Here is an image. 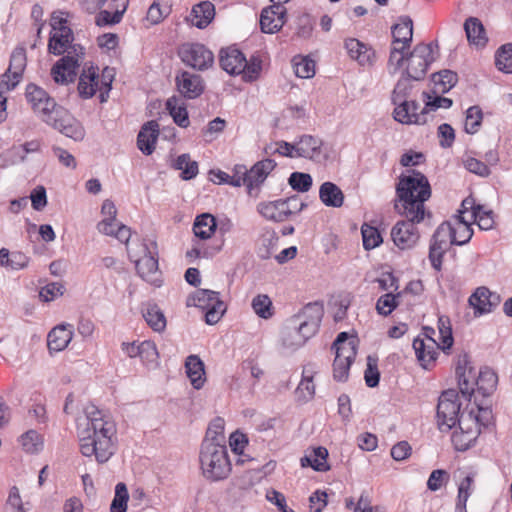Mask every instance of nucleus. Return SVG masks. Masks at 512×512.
Masks as SVG:
<instances>
[{"mask_svg": "<svg viewBox=\"0 0 512 512\" xmlns=\"http://www.w3.org/2000/svg\"><path fill=\"white\" fill-rule=\"evenodd\" d=\"M408 174H401L395 185L394 211L404 217L391 229V238L394 244L401 250L413 248L419 241L420 234L416 227L425 216H430L426 211L425 203L432 195L428 178L416 169H410Z\"/></svg>", "mask_w": 512, "mask_h": 512, "instance_id": "obj_1", "label": "nucleus"}, {"mask_svg": "<svg viewBox=\"0 0 512 512\" xmlns=\"http://www.w3.org/2000/svg\"><path fill=\"white\" fill-rule=\"evenodd\" d=\"M87 428L80 439L83 456H95L98 463L107 462L114 454L112 437L116 433L115 424L104 420L103 414L95 406L87 412Z\"/></svg>", "mask_w": 512, "mask_h": 512, "instance_id": "obj_2", "label": "nucleus"}, {"mask_svg": "<svg viewBox=\"0 0 512 512\" xmlns=\"http://www.w3.org/2000/svg\"><path fill=\"white\" fill-rule=\"evenodd\" d=\"M199 459L203 475L210 481L226 479L231 472V463L225 444L203 440Z\"/></svg>", "mask_w": 512, "mask_h": 512, "instance_id": "obj_3", "label": "nucleus"}, {"mask_svg": "<svg viewBox=\"0 0 512 512\" xmlns=\"http://www.w3.org/2000/svg\"><path fill=\"white\" fill-rule=\"evenodd\" d=\"M187 306H195L204 313V321L214 325L220 321L226 312V305L220 299L219 292L210 289H198L187 299Z\"/></svg>", "mask_w": 512, "mask_h": 512, "instance_id": "obj_4", "label": "nucleus"}, {"mask_svg": "<svg viewBox=\"0 0 512 512\" xmlns=\"http://www.w3.org/2000/svg\"><path fill=\"white\" fill-rule=\"evenodd\" d=\"M85 55V49L80 44L71 43L67 55L62 56L51 68V76L55 83L67 85L73 83L80 67V59Z\"/></svg>", "mask_w": 512, "mask_h": 512, "instance_id": "obj_5", "label": "nucleus"}, {"mask_svg": "<svg viewBox=\"0 0 512 512\" xmlns=\"http://www.w3.org/2000/svg\"><path fill=\"white\" fill-rule=\"evenodd\" d=\"M461 403L458 401V393L455 389H448L441 393L438 399L436 418L438 429L441 432H448L463 422L460 417Z\"/></svg>", "mask_w": 512, "mask_h": 512, "instance_id": "obj_6", "label": "nucleus"}, {"mask_svg": "<svg viewBox=\"0 0 512 512\" xmlns=\"http://www.w3.org/2000/svg\"><path fill=\"white\" fill-rule=\"evenodd\" d=\"M438 43H418L407 55V68L403 70L404 75L413 78L414 81L423 80L429 66L435 61L434 49L438 50Z\"/></svg>", "mask_w": 512, "mask_h": 512, "instance_id": "obj_7", "label": "nucleus"}, {"mask_svg": "<svg viewBox=\"0 0 512 512\" xmlns=\"http://www.w3.org/2000/svg\"><path fill=\"white\" fill-rule=\"evenodd\" d=\"M411 80H413V78L408 77V75H404L402 72L400 79L397 81L394 87L391 96L392 103L395 105L393 117L397 122L401 124L424 125L425 121L420 120L419 117L411 120V118L408 116L409 101L407 98L410 96L413 89V86L410 83Z\"/></svg>", "mask_w": 512, "mask_h": 512, "instance_id": "obj_8", "label": "nucleus"}, {"mask_svg": "<svg viewBox=\"0 0 512 512\" xmlns=\"http://www.w3.org/2000/svg\"><path fill=\"white\" fill-rule=\"evenodd\" d=\"M177 54L181 61L198 71H205L212 67L214 54L204 44L187 42L179 46Z\"/></svg>", "mask_w": 512, "mask_h": 512, "instance_id": "obj_9", "label": "nucleus"}, {"mask_svg": "<svg viewBox=\"0 0 512 512\" xmlns=\"http://www.w3.org/2000/svg\"><path fill=\"white\" fill-rule=\"evenodd\" d=\"M44 122L74 141H82L85 137V129L81 122L62 106L45 117Z\"/></svg>", "mask_w": 512, "mask_h": 512, "instance_id": "obj_10", "label": "nucleus"}, {"mask_svg": "<svg viewBox=\"0 0 512 512\" xmlns=\"http://www.w3.org/2000/svg\"><path fill=\"white\" fill-rule=\"evenodd\" d=\"M25 97L28 103L31 104V107L35 113H39L41 115L42 120L44 121L45 117L50 116L54 111L60 107L43 88L40 86L29 83L25 89Z\"/></svg>", "mask_w": 512, "mask_h": 512, "instance_id": "obj_11", "label": "nucleus"}, {"mask_svg": "<svg viewBox=\"0 0 512 512\" xmlns=\"http://www.w3.org/2000/svg\"><path fill=\"white\" fill-rule=\"evenodd\" d=\"M276 165L274 159L266 158L256 162L249 170L244 169L243 175L247 176V193L249 196L254 198L259 196L262 184Z\"/></svg>", "mask_w": 512, "mask_h": 512, "instance_id": "obj_12", "label": "nucleus"}, {"mask_svg": "<svg viewBox=\"0 0 512 512\" xmlns=\"http://www.w3.org/2000/svg\"><path fill=\"white\" fill-rule=\"evenodd\" d=\"M175 84L180 95L189 100L200 97L205 90L202 76L186 70L176 74Z\"/></svg>", "mask_w": 512, "mask_h": 512, "instance_id": "obj_13", "label": "nucleus"}, {"mask_svg": "<svg viewBox=\"0 0 512 512\" xmlns=\"http://www.w3.org/2000/svg\"><path fill=\"white\" fill-rule=\"evenodd\" d=\"M469 356L464 354L463 356H459L457 366L455 369V374L458 379V387L462 394V396L471 401L472 397L475 393V380L476 371L475 368L470 366Z\"/></svg>", "mask_w": 512, "mask_h": 512, "instance_id": "obj_14", "label": "nucleus"}, {"mask_svg": "<svg viewBox=\"0 0 512 512\" xmlns=\"http://www.w3.org/2000/svg\"><path fill=\"white\" fill-rule=\"evenodd\" d=\"M287 9L282 4L272 5L262 9L260 14V29L263 33L274 34L280 31L286 22Z\"/></svg>", "mask_w": 512, "mask_h": 512, "instance_id": "obj_15", "label": "nucleus"}, {"mask_svg": "<svg viewBox=\"0 0 512 512\" xmlns=\"http://www.w3.org/2000/svg\"><path fill=\"white\" fill-rule=\"evenodd\" d=\"M296 156L307 158L315 162H324L328 159L327 153L323 150L324 143L319 137L304 134L296 141Z\"/></svg>", "mask_w": 512, "mask_h": 512, "instance_id": "obj_16", "label": "nucleus"}, {"mask_svg": "<svg viewBox=\"0 0 512 512\" xmlns=\"http://www.w3.org/2000/svg\"><path fill=\"white\" fill-rule=\"evenodd\" d=\"M27 65L26 49L23 46L16 47L10 56L9 67L2 75L3 78L12 77V81H6L8 90H14L23 77Z\"/></svg>", "mask_w": 512, "mask_h": 512, "instance_id": "obj_17", "label": "nucleus"}, {"mask_svg": "<svg viewBox=\"0 0 512 512\" xmlns=\"http://www.w3.org/2000/svg\"><path fill=\"white\" fill-rule=\"evenodd\" d=\"M52 30L57 32H51L48 41V52L55 56L63 55L68 51L70 44L74 40V34L70 27L60 23L58 27L56 24H51Z\"/></svg>", "mask_w": 512, "mask_h": 512, "instance_id": "obj_18", "label": "nucleus"}, {"mask_svg": "<svg viewBox=\"0 0 512 512\" xmlns=\"http://www.w3.org/2000/svg\"><path fill=\"white\" fill-rule=\"evenodd\" d=\"M298 201V195H292L287 198H281L274 201L260 202L257 205V211L261 214L265 219L280 223L287 220V213L283 212L279 213L280 206H285L292 204L293 202Z\"/></svg>", "mask_w": 512, "mask_h": 512, "instance_id": "obj_19", "label": "nucleus"}, {"mask_svg": "<svg viewBox=\"0 0 512 512\" xmlns=\"http://www.w3.org/2000/svg\"><path fill=\"white\" fill-rule=\"evenodd\" d=\"M159 137V125L156 120L144 123L137 135V147L146 156L155 151Z\"/></svg>", "mask_w": 512, "mask_h": 512, "instance_id": "obj_20", "label": "nucleus"}, {"mask_svg": "<svg viewBox=\"0 0 512 512\" xmlns=\"http://www.w3.org/2000/svg\"><path fill=\"white\" fill-rule=\"evenodd\" d=\"M242 62H245V55L235 47L222 48L219 52L220 67L230 75L241 74Z\"/></svg>", "mask_w": 512, "mask_h": 512, "instance_id": "obj_21", "label": "nucleus"}, {"mask_svg": "<svg viewBox=\"0 0 512 512\" xmlns=\"http://www.w3.org/2000/svg\"><path fill=\"white\" fill-rule=\"evenodd\" d=\"M138 275L145 281L155 283L154 275L158 272L157 252H152L144 244V256L135 262Z\"/></svg>", "mask_w": 512, "mask_h": 512, "instance_id": "obj_22", "label": "nucleus"}, {"mask_svg": "<svg viewBox=\"0 0 512 512\" xmlns=\"http://www.w3.org/2000/svg\"><path fill=\"white\" fill-rule=\"evenodd\" d=\"M215 17V7L210 1H202L192 7L186 21L198 29L206 28Z\"/></svg>", "mask_w": 512, "mask_h": 512, "instance_id": "obj_23", "label": "nucleus"}, {"mask_svg": "<svg viewBox=\"0 0 512 512\" xmlns=\"http://www.w3.org/2000/svg\"><path fill=\"white\" fill-rule=\"evenodd\" d=\"M185 373L194 389L199 390L206 382L205 364L198 355L191 354L185 359Z\"/></svg>", "mask_w": 512, "mask_h": 512, "instance_id": "obj_24", "label": "nucleus"}, {"mask_svg": "<svg viewBox=\"0 0 512 512\" xmlns=\"http://www.w3.org/2000/svg\"><path fill=\"white\" fill-rule=\"evenodd\" d=\"M344 46L351 59L356 60L361 66L372 64L375 57V51L372 47L356 38L346 39Z\"/></svg>", "mask_w": 512, "mask_h": 512, "instance_id": "obj_25", "label": "nucleus"}, {"mask_svg": "<svg viewBox=\"0 0 512 512\" xmlns=\"http://www.w3.org/2000/svg\"><path fill=\"white\" fill-rule=\"evenodd\" d=\"M392 45L402 44L403 48H410L413 40V21L407 15L400 16L398 23L391 27Z\"/></svg>", "mask_w": 512, "mask_h": 512, "instance_id": "obj_26", "label": "nucleus"}, {"mask_svg": "<svg viewBox=\"0 0 512 512\" xmlns=\"http://www.w3.org/2000/svg\"><path fill=\"white\" fill-rule=\"evenodd\" d=\"M99 75L98 68L90 66L88 69H83L78 81V93L82 99L92 98L98 89Z\"/></svg>", "mask_w": 512, "mask_h": 512, "instance_id": "obj_27", "label": "nucleus"}, {"mask_svg": "<svg viewBox=\"0 0 512 512\" xmlns=\"http://www.w3.org/2000/svg\"><path fill=\"white\" fill-rule=\"evenodd\" d=\"M71 327V325L61 324L48 333L47 346L50 352H59L68 346L73 335Z\"/></svg>", "mask_w": 512, "mask_h": 512, "instance_id": "obj_28", "label": "nucleus"}, {"mask_svg": "<svg viewBox=\"0 0 512 512\" xmlns=\"http://www.w3.org/2000/svg\"><path fill=\"white\" fill-rule=\"evenodd\" d=\"M319 199L327 207L340 208L344 203L345 196L335 183L326 181L319 188Z\"/></svg>", "mask_w": 512, "mask_h": 512, "instance_id": "obj_29", "label": "nucleus"}, {"mask_svg": "<svg viewBox=\"0 0 512 512\" xmlns=\"http://www.w3.org/2000/svg\"><path fill=\"white\" fill-rule=\"evenodd\" d=\"M413 349L420 365L424 369H429L430 365L434 364L437 359L439 348L433 343L426 345L424 340L418 336L413 340Z\"/></svg>", "mask_w": 512, "mask_h": 512, "instance_id": "obj_30", "label": "nucleus"}, {"mask_svg": "<svg viewBox=\"0 0 512 512\" xmlns=\"http://www.w3.org/2000/svg\"><path fill=\"white\" fill-rule=\"evenodd\" d=\"M218 221L210 213H202L195 218L193 224L194 235L201 239H209L217 230Z\"/></svg>", "mask_w": 512, "mask_h": 512, "instance_id": "obj_31", "label": "nucleus"}, {"mask_svg": "<svg viewBox=\"0 0 512 512\" xmlns=\"http://www.w3.org/2000/svg\"><path fill=\"white\" fill-rule=\"evenodd\" d=\"M464 30L469 43L481 47L486 45L488 38L485 27L478 18L468 17L464 22Z\"/></svg>", "mask_w": 512, "mask_h": 512, "instance_id": "obj_32", "label": "nucleus"}, {"mask_svg": "<svg viewBox=\"0 0 512 512\" xmlns=\"http://www.w3.org/2000/svg\"><path fill=\"white\" fill-rule=\"evenodd\" d=\"M328 450L323 446H318L313 449L310 455H305L301 458L302 467H311L317 472H326L330 470V465L327 462Z\"/></svg>", "mask_w": 512, "mask_h": 512, "instance_id": "obj_33", "label": "nucleus"}, {"mask_svg": "<svg viewBox=\"0 0 512 512\" xmlns=\"http://www.w3.org/2000/svg\"><path fill=\"white\" fill-rule=\"evenodd\" d=\"M497 383V374L491 368L484 367L480 369L474 386L477 387L476 390L478 394H481L483 398H486L495 391Z\"/></svg>", "mask_w": 512, "mask_h": 512, "instance_id": "obj_34", "label": "nucleus"}, {"mask_svg": "<svg viewBox=\"0 0 512 512\" xmlns=\"http://www.w3.org/2000/svg\"><path fill=\"white\" fill-rule=\"evenodd\" d=\"M280 337L282 346L291 351H295L305 344V338L300 336L295 321H292L291 318L284 324Z\"/></svg>", "mask_w": 512, "mask_h": 512, "instance_id": "obj_35", "label": "nucleus"}, {"mask_svg": "<svg viewBox=\"0 0 512 512\" xmlns=\"http://www.w3.org/2000/svg\"><path fill=\"white\" fill-rule=\"evenodd\" d=\"M431 81L434 84V94L448 93L458 82L456 72L448 69L441 70L431 75Z\"/></svg>", "mask_w": 512, "mask_h": 512, "instance_id": "obj_36", "label": "nucleus"}, {"mask_svg": "<svg viewBox=\"0 0 512 512\" xmlns=\"http://www.w3.org/2000/svg\"><path fill=\"white\" fill-rule=\"evenodd\" d=\"M165 108L176 125L181 128H187L189 126V113L186 104H179V98L177 96L174 95L168 98L165 103Z\"/></svg>", "mask_w": 512, "mask_h": 512, "instance_id": "obj_37", "label": "nucleus"}, {"mask_svg": "<svg viewBox=\"0 0 512 512\" xmlns=\"http://www.w3.org/2000/svg\"><path fill=\"white\" fill-rule=\"evenodd\" d=\"M465 422H459L460 431H454L451 441L457 451L464 452L470 449L476 442L479 431H464Z\"/></svg>", "mask_w": 512, "mask_h": 512, "instance_id": "obj_38", "label": "nucleus"}, {"mask_svg": "<svg viewBox=\"0 0 512 512\" xmlns=\"http://www.w3.org/2000/svg\"><path fill=\"white\" fill-rule=\"evenodd\" d=\"M279 237L274 229L264 227L259 238L258 256L261 259H269L277 247Z\"/></svg>", "mask_w": 512, "mask_h": 512, "instance_id": "obj_39", "label": "nucleus"}, {"mask_svg": "<svg viewBox=\"0 0 512 512\" xmlns=\"http://www.w3.org/2000/svg\"><path fill=\"white\" fill-rule=\"evenodd\" d=\"M142 315L147 324L156 332H161L166 327V318L157 304H148L142 310Z\"/></svg>", "mask_w": 512, "mask_h": 512, "instance_id": "obj_40", "label": "nucleus"}, {"mask_svg": "<svg viewBox=\"0 0 512 512\" xmlns=\"http://www.w3.org/2000/svg\"><path fill=\"white\" fill-rule=\"evenodd\" d=\"M198 163L192 161L188 153L181 154L173 164V168L181 170L180 178L184 181L194 179L198 174Z\"/></svg>", "mask_w": 512, "mask_h": 512, "instance_id": "obj_41", "label": "nucleus"}, {"mask_svg": "<svg viewBox=\"0 0 512 512\" xmlns=\"http://www.w3.org/2000/svg\"><path fill=\"white\" fill-rule=\"evenodd\" d=\"M363 248L370 251L383 243V237L379 229L370 224L364 223L361 227Z\"/></svg>", "mask_w": 512, "mask_h": 512, "instance_id": "obj_42", "label": "nucleus"}, {"mask_svg": "<svg viewBox=\"0 0 512 512\" xmlns=\"http://www.w3.org/2000/svg\"><path fill=\"white\" fill-rule=\"evenodd\" d=\"M403 292L393 294L391 292L381 295L376 302V311L379 315L389 316L400 304Z\"/></svg>", "mask_w": 512, "mask_h": 512, "instance_id": "obj_43", "label": "nucleus"}, {"mask_svg": "<svg viewBox=\"0 0 512 512\" xmlns=\"http://www.w3.org/2000/svg\"><path fill=\"white\" fill-rule=\"evenodd\" d=\"M474 402L477 406L478 414H474L473 411H470L469 419H474V424L476 427L483 426L484 428H488L493 424V413L491 406L485 405L483 400L478 401L477 397H475Z\"/></svg>", "mask_w": 512, "mask_h": 512, "instance_id": "obj_44", "label": "nucleus"}, {"mask_svg": "<svg viewBox=\"0 0 512 512\" xmlns=\"http://www.w3.org/2000/svg\"><path fill=\"white\" fill-rule=\"evenodd\" d=\"M495 65L499 71L512 74V43L503 44L497 49Z\"/></svg>", "mask_w": 512, "mask_h": 512, "instance_id": "obj_45", "label": "nucleus"}, {"mask_svg": "<svg viewBox=\"0 0 512 512\" xmlns=\"http://www.w3.org/2000/svg\"><path fill=\"white\" fill-rule=\"evenodd\" d=\"M241 64V74L245 82L251 83L259 78L262 71V60L259 56L253 55L248 60L245 58V62Z\"/></svg>", "mask_w": 512, "mask_h": 512, "instance_id": "obj_46", "label": "nucleus"}, {"mask_svg": "<svg viewBox=\"0 0 512 512\" xmlns=\"http://www.w3.org/2000/svg\"><path fill=\"white\" fill-rule=\"evenodd\" d=\"M483 121V111L478 105L469 107L466 110L464 131L467 134H475L479 131Z\"/></svg>", "mask_w": 512, "mask_h": 512, "instance_id": "obj_47", "label": "nucleus"}, {"mask_svg": "<svg viewBox=\"0 0 512 512\" xmlns=\"http://www.w3.org/2000/svg\"><path fill=\"white\" fill-rule=\"evenodd\" d=\"M481 297L486 299V304L488 305L487 309H482V312L491 313L501 303L500 294L489 290L486 286H480L472 293V299L476 302H478Z\"/></svg>", "mask_w": 512, "mask_h": 512, "instance_id": "obj_48", "label": "nucleus"}, {"mask_svg": "<svg viewBox=\"0 0 512 512\" xmlns=\"http://www.w3.org/2000/svg\"><path fill=\"white\" fill-rule=\"evenodd\" d=\"M21 445L25 452L36 454L43 449V440L36 430H28L20 437Z\"/></svg>", "mask_w": 512, "mask_h": 512, "instance_id": "obj_49", "label": "nucleus"}, {"mask_svg": "<svg viewBox=\"0 0 512 512\" xmlns=\"http://www.w3.org/2000/svg\"><path fill=\"white\" fill-rule=\"evenodd\" d=\"M129 493L125 483L119 482L115 486L114 498L110 505V512H126Z\"/></svg>", "mask_w": 512, "mask_h": 512, "instance_id": "obj_50", "label": "nucleus"}, {"mask_svg": "<svg viewBox=\"0 0 512 512\" xmlns=\"http://www.w3.org/2000/svg\"><path fill=\"white\" fill-rule=\"evenodd\" d=\"M288 184L298 193L308 192L313 184L312 176L305 172H292L288 178Z\"/></svg>", "mask_w": 512, "mask_h": 512, "instance_id": "obj_51", "label": "nucleus"}, {"mask_svg": "<svg viewBox=\"0 0 512 512\" xmlns=\"http://www.w3.org/2000/svg\"><path fill=\"white\" fill-rule=\"evenodd\" d=\"M254 312L263 319H269L273 316V304L271 299L265 294H259L252 300Z\"/></svg>", "mask_w": 512, "mask_h": 512, "instance_id": "obj_52", "label": "nucleus"}, {"mask_svg": "<svg viewBox=\"0 0 512 512\" xmlns=\"http://www.w3.org/2000/svg\"><path fill=\"white\" fill-rule=\"evenodd\" d=\"M291 320L295 321V326L300 336L305 338V343L318 332L320 327L316 322L303 319L302 315H294Z\"/></svg>", "mask_w": 512, "mask_h": 512, "instance_id": "obj_53", "label": "nucleus"}, {"mask_svg": "<svg viewBox=\"0 0 512 512\" xmlns=\"http://www.w3.org/2000/svg\"><path fill=\"white\" fill-rule=\"evenodd\" d=\"M293 68L295 75L299 78H311L315 74V62L309 57H299V61L295 57L293 59Z\"/></svg>", "mask_w": 512, "mask_h": 512, "instance_id": "obj_54", "label": "nucleus"}, {"mask_svg": "<svg viewBox=\"0 0 512 512\" xmlns=\"http://www.w3.org/2000/svg\"><path fill=\"white\" fill-rule=\"evenodd\" d=\"M453 234H456V228H454L450 222L444 221L434 231L430 243H435L436 245L438 244L443 247L447 238H450V243L452 244Z\"/></svg>", "mask_w": 512, "mask_h": 512, "instance_id": "obj_55", "label": "nucleus"}, {"mask_svg": "<svg viewBox=\"0 0 512 512\" xmlns=\"http://www.w3.org/2000/svg\"><path fill=\"white\" fill-rule=\"evenodd\" d=\"M204 440L219 444H225L224 420L220 417L215 418L208 426Z\"/></svg>", "mask_w": 512, "mask_h": 512, "instance_id": "obj_56", "label": "nucleus"}, {"mask_svg": "<svg viewBox=\"0 0 512 512\" xmlns=\"http://www.w3.org/2000/svg\"><path fill=\"white\" fill-rule=\"evenodd\" d=\"M377 358L367 357V367L364 371L365 384L369 388H375L380 382V372L377 366Z\"/></svg>", "mask_w": 512, "mask_h": 512, "instance_id": "obj_57", "label": "nucleus"}, {"mask_svg": "<svg viewBox=\"0 0 512 512\" xmlns=\"http://www.w3.org/2000/svg\"><path fill=\"white\" fill-rule=\"evenodd\" d=\"M313 18L308 13L299 15L296 19V35L302 39H308L313 31Z\"/></svg>", "mask_w": 512, "mask_h": 512, "instance_id": "obj_58", "label": "nucleus"}, {"mask_svg": "<svg viewBox=\"0 0 512 512\" xmlns=\"http://www.w3.org/2000/svg\"><path fill=\"white\" fill-rule=\"evenodd\" d=\"M297 315H302L303 319L321 324L324 315V308L323 305L319 302H311L305 305L302 311Z\"/></svg>", "mask_w": 512, "mask_h": 512, "instance_id": "obj_59", "label": "nucleus"}, {"mask_svg": "<svg viewBox=\"0 0 512 512\" xmlns=\"http://www.w3.org/2000/svg\"><path fill=\"white\" fill-rule=\"evenodd\" d=\"M443 94H434L424 91L422 93L423 98H426V106L431 110H438L439 108L449 109L453 105V100L448 97L442 96Z\"/></svg>", "mask_w": 512, "mask_h": 512, "instance_id": "obj_60", "label": "nucleus"}, {"mask_svg": "<svg viewBox=\"0 0 512 512\" xmlns=\"http://www.w3.org/2000/svg\"><path fill=\"white\" fill-rule=\"evenodd\" d=\"M140 359L146 364H153L157 362L159 357L156 344L151 340H145L140 343Z\"/></svg>", "mask_w": 512, "mask_h": 512, "instance_id": "obj_61", "label": "nucleus"}, {"mask_svg": "<svg viewBox=\"0 0 512 512\" xmlns=\"http://www.w3.org/2000/svg\"><path fill=\"white\" fill-rule=\"evenodd\" d=\"M450 475L444 469L433 470L427 480V488L432 492L438 491L443 485L447 484Z\"/></svg>", "mask_w": 512, "mask_h": 512, "instance_id": "obj_62", "label": "nucleus"}, {"mask_svg": "<svg viewBox=\"0 0 512 512\" xmlns=\"http://www.w3.org/2000/svg\"><path fill=\"white\" fill-rule=\"evenodd\" d=\"M171 11V7L168 5L160 6V4L154 1L147 11V20L150 21L151 24L160 23L165 17L169 15Z\"/></svg>", "mask_w": 512, "mask_h": 512, "instance_id": "obj_63", "label": "nucleus"}, {"mask_svg": "<svg viewBox=\"0 0 512 512\" xmlns=\"http://www.w3.org/2000/svg\"><path fill=\"white\" fill-rule=\"evenodd\" d=\"M123 17V10L116 9L113 13L108 10H101L96 16V25L112 26L120 23Z\"/></svg>", "mask_w": 512, "mask_h": 512, "instance_id": "obj_64", "label": "nucleus"}]
</instances>
